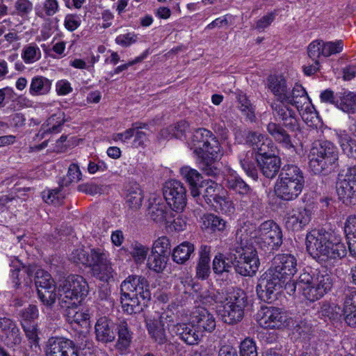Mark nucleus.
Returning <instances> with one entry per match:
<instances>
[{
  "mask_svg": "<svg viewBox=\"0 0 356 356\" xmlns=\"http://www.w3.org/2000/svg\"><path fill=\"white\" fill-rule=\"evenodd\" d=\"M239 237L241 244L229 253L227 260H230L236 273L242 276H253L259 267V259L256 250L248 246L247 240Z\"/></svg>",
  "mask_w": 356,
  "mask_h": 356,
  "instance_id": "39448f33",
  "label": "nucleus"
},
{
  "mask_svg": "<svg viewBox=\"0 0 356 356\" xmlns=\"http://www.w3.org/2000/svg\"><path fill=\"white\" fill-rule=\"evenodd\" d=\"M145 321L151 338L158 344H167L168 340L160 312L156 311L149 312L145 314Z\"/></svg>",
  "mask_w": 356,
  "mask_h": 356,
  "instance_id": "2eb2a0df",
  "label": "nucleus"
},
{
  "mask_svg": "<svg viewBox=\"0 0 356 356\" xmlns=\"http://www.w3.org/2000/svg\"><path fill=\"white\" fill-rule=\"evenodd\" d=\"M225 181L227 188L240 195H247L250 191V186L238 176L229 175Z\"/></svg>",
  "mask_w": 356,
  "mask_h": 356,
  "instance_id": "79ce46f5",
  "label": "nucleus"
},
{
  "mask_svg": "<svg viewBox=\"0 0 356 356\" xmlns=\"http://www.w3.org/2000/svg\"><path fill=\"white\" fill-rule=\"evenodd\" d=\"M81 179V172L79 167L75 163H72L67 171L66 177L59 181V187L48 191L47 194L43 193L42 197L47 203H60L65 198V194L62 193L63 187H67L72 183H76Z\"/></svg>",
  "mask_w": 356,
  "mask_h": 356,
  "instance_id": "9d476101",
  "label": "nucleus"
},
{
  "mask_svg": "<svg viewBox=\"0 0 356 356\" xmlns=\"http://www.w3.org/2000/svg\"><path fill=\"white\" fill-rule=\"evenodd\" d=\"M97 341L104 343L113 342L115 339L113 322L106 316L99 318L95 326Z\"/></svg>",
  "mask_w": 356,
  "mask_h": 356,
  "instance_id": "a878e982",
  "label": "nucleus"
},
{
  "mask_svg": "<svg viewBox=\"0 0 356 356\" xmlns=\"http://www.w3.org/2000/svg\"><path fill=\"white\" fill-rule=\"evenodd\" d=\"M270 269L286 281L297 271V259L291 254H278L273 259Z\"/></svg>",
  "mask_w": 356,
  "mask_h": 356,
  "instance_id": "f8f14e48",
  "label": "nucleus"
},
{
  "mask_svg": "<svg viewBox=\"0 0 356 356\" xmlns=\"http://www.w3.org/2000/svg\"><path fill=\"white\" fill-rule=\"evenodd\" d=\"M169 257L152 252L147 259V267L156 273H161L165 268Z\"/></svg>",
  "mask_w": 356,
  "mask_h": 356,
  "instance_id": "3c124183",
  "label": "nucleus"
},
{
  "mask_svg": "<svg viewBox=\"0 0 356 356\" xmlns=\"http://www.w3.org/2000/svg\"><path fill=\"white\" fill-rule=\"evenodd\" d=\"M35 271V266H24L18 261L13 262L10 266V277L14 286L17 289L22 284L29 286Z\"/></svg>",
  "mask_w": 356,
  "mask_h": 356,
  "instance_id": "a211bd4d",
  "label": "nucleus"
},
{
  "mask_svg": "<svg viewBox=\"0 0 356 356\" xmlns=\"http://www.w3.org/2000/svg\"><path fill=\"white\" fill-rule=\"evenodd\" d=\"M203 226L211 232H222L226 227V222L222 218L214 214H206L202 218Z\"/></svg>",
  "mask_w": 356,
  "mask_h": 356,
  "instance_id": "de8ad7c7",
  "label": "nucleus"
},
{
  "mask_svg": "<svg viewBox=\"0 0 356 356\" xmlns=\"http://www.w3.org/2000/svg\"><path fill=\"white\" fill-rule=\"evenodd\" d=\"M122 308L128 314L142 312L151 300L147 279L139 275H129L120 285Z\"/></svg>",
  "mask_w": 356,
  "mask_h": 356,
  "instance_id": "f03ea898",
  "label": "nucleus"
},
{
  "mask_svg": "<svg viewBox=\"0 0 356 356\" xmlns=\"http://www.w3.org/2000/svg\"><path fill=\"white\" fill-rule=\"evenodd\" d=\"M257 159H258L257 155L252 150L243 152L238 155V160L242 168L248 176L253 179L257 177V170L254 163Z\"/></svg>",
  "mask_w": 356,
  "mask_h": 356,
  "instance_id": "e433bc0d",
  "label": "nucleus"
},
{
  "mask_svg": "<svg viewBox=\"0 0 356 356\" xmlns=\"http://www.w3.org/2000/svg\"><path fill=\"white\" fill-rule=\"evenodd\" d=\"M286 102H273L270 105L272 113L276 121L282 122V125L289 131L299 129L296 112Z\"/></svg>",
  "mask_w": 356,
  "mask_h": 356,
  "instance_id": "4468645a",
  "label": "nucleus"
},
{
  "mask_svg": "<svg viewBox=\"0 0 356 356\" xmlns=\"http://www.w3.org/2000/svg\"><path fill=\"white\" fill-rule=\"evenodd\" d=\"M229 254L225 257L221 253L216 254L213 260L212 268L216 274H222L229 272L233 264L230 260H227Z\"/></svg>",
  "mask_w": 356,
  "mask_h": 356,
  "instance_id": "864d4df0",
  "label": "nucleus"
},
{
  "mask_svg": "<svg viewBox=\"0 0 356 356\" xmlns=\"http://www.w3.org/2000/svg\"><path fill=\"white\" fill-rule=\"evenodd\" d=\"M60 8L58 0H43L38 6L36 14L40 17H50L58 13Z\"/></svg>",
  "mask_w": 356,
  "mask_h": 356,
  "instance_id": "49530a36",
  "label": "nucleus"
},
{
  "mask_svg": "<svg viewBox=\"0 0 356 356\" xmlns=\"http://www.w3.org/2000/svg\"><path fill=\"white\" fill-rule=\"evenodd\" d=\"M337 108L347 113H356V92L343 89L338 92Z\"/></svg>",
  "mask_w": 356,
  "mask_h": 356,
  "instance_id": "72a5a7b5",
  "label": "nucleus"
},
{
  "mask_svg": "<svg viewBox=\"0 0 356 356\" xmlns=\"http://www.w3.org/2000/svg\"><path fill=\"white\" fill-rule=\"evenodd\" d=\"M191 320L203 335L212 332L216 326L213 315L204 307L197 308L193 313Z\"/></svg>",
  "mask_w": 356,
  "mask_h": 356,
  "instance_id": "5701e85b",
  "label": "nucleus"
},
{
  "mask_svg": "<svg viewBox=\"0 0 356 356\" xmlns=\"http://www.w3.org/2000/svg\"><path fill=\"white\" fill-rule=\"evenodd\" d=\"M33 275L37 290H38V288H45L55 285L51 275L42 269H37L36 266Z\"/></svg>",
  "mask_w": 356,
  "mask_h": 356,
  "instance_id": "bf43d9fd",
  "label": "nucleus"
},
{
  "mask_svg": "<svg viewBox=\"0 0 356 356\" xmlns=\"http://www.w3.org/2000/svg\"><path fill=\"white\" fill-rule=\"evenodd\" d=\"M220 152V145L215 137L204 142V145L200 144L194 149V153L199 158L202 169L207 175L215 177L218 174L219 170L214 163L218 159Z\"/></svg>",
  "mask_w": 356,
  "mask_h": 356,
  "instance_id": "0eeeda50",
  "label": "nucleus"
},
{
  "mask_svg": "<svg viewBox=\"0 0 356 356\" xmlns=\"http://www.w3.org/2000/svg\"><path fill=\"white\" fill-rule=\"evenodd\" d=\"M316 276L317 289L314 290L312 293H315L316 297L321 298L328 293L333 286V277L327 270H314Z\"/></svg>",
  "mask_w": 356,
  "mask_h": 356,
  "instance_id": "f704fd0d",
  "label": "nucleus"
},
{
  "mask_svg": "<svg viewBox=\"0 0 356 356\" xmlns=\"http://www.w3.org/2000/svg\"><path fill=\"white\" fill-rule=\"evenodd\" d=\"M199 189H202L203 192H200V198L194 197L196 202L205 207L206 206L212 207L220 197V192L222 191L221 186L216 182L207 180L201 183Z\"/></svg>",
  "mask_w": 356,
  "mask_h": 356,
  "instance_id": "412c9836",
  "label": "nucleus"
},
{
  "mask_svg": "<svg viewBox=\"0 0 356 356\" xmlns=\"http://www.w3.org/2000/svg\"><path fill=\"white\" fill-rule=\"evenodd\" d=\"M238 108L250 122L256 120L255 108L245 94L241 92L237 96Z\"/></svg>",
  "mask_w": 356,
  "mask_h": 356,
  "instance_id": "a18cd8bd",
  "label": "nucleus"
},
{
  "mask_svg": "<svg viewBox=\"0 0 356 356\" xmlns=\"http://www.w3.org/2000/svg\"><path fill=\"white\" fill-rule=\"evenodd\" d=\"M51 88V81L42 76H36L31 79L29 93L32 96H40L48 94Z\"/></svg>",
  "mask_w": 356,
  "mask_h": 356,
  "instance_id": "4c0bfd02",
  "label": "nucleus"
},
{
  "mask_svg": "<svg viewBox=\"0 0 356 356\" xmlns=\"http://www.w3.org/2000/svg\"><path fill=\"white\" fill-rule=\"evenodd\" d=\"M68 277L69 282L72 283V286H74L76 294H79L83 300H85L89 292V286L86 279L77 275H71Z\"/></svg>",
  "mask_w": 356,
  "mask_h": 356,
  "instance_id": "603ef678",
  "label": "nucleus"
},
{
  "mask_svg": "<svg viewBox=\"0 0 356 356\" xmlns=\"http://www.w3.org/2000/svg\"><path fill=\"white\" fill-rule=\"evenodd\" d=\"M107 259L106 254L99 248H93L88 253V263L87 266L92 267L94 272L97 271V267L100 264L106 262Z\"/></svg>",
  "mask_w": 356,
  "mask_h": 356,
  "instance_id": "052dcab7",
  "label": "nucleus"
},
{
  "mask_svg": "<svg viewBox=\"0 0 356 356\" xmlns=\"http://www.w3.org/2000/svg\"><path fill=\"white\" fill-rule=\"evenodd\" d=\"M181 176L186 179L190 186L191 195L193 197L200 198V191L199 189L202 177L197 170L191 168L189 166H184L180 169Z\"/></svg>",
  "mask_w": 356,
  "mask_h": 356,
  "instance_id": "cd10ccee",
  "label": "nucleus"
},
{
  "mask_svg": "<svg viewBox=\"0 0 356 356\" xmlns=\"http://www.w3.org/2000/svg\"><path fill=\"white\" fill-rule=\"evenodd\" d=\"M306 249L316 261L341 259L346 254L345 245L333 233L325 229H314L306 236Z\"/></svg>",
  "mask_w": 356,
  "mask_h": 356,
  "instance_id": "f257e3e1",
  "label": "nucleus"
},
{
  "mask_svg": "<svg viewBox=\"0 0 356 356\" xmlns=\"http://www.w3.org/2000/svg\"><path fill=\"white\" fill-rule=\"evenodd\" d=\"M338 159V149L334 143L328 140H316L308 154L309 168L315 175H327Z\"/></svg>",
  "mask_w": 356,
  "mask_h": 356,
  "instance_id": "7ed1b4c3",
  "label": "nucleus"
},
{
  "mask_svg": "<svg viewBox=\"0 0 356 356\" xmlns=\"http://www.w3.org/2000/svg\"><path fill=\"white\" fill-rule=\"evenodd\" d=\"M261 326L269 329H281L288 325L286 312L278 307H262L259 313Z\"/></svg>",
  "mask_w": 356,
  "mask_h": 356,
  "instance_id": "9b49d317",
  "label": "nucleus"
},
{
  "mask_svg": "<svg viewBox=\"0 0 356 356\" xmlns=\"http://www.w3.org/2000/svg\"><path fill=\"white\" fill-rule=\"evenodd\" d=\"M38 295L39 299L47 307H51L56 302V286H49L45 288H38Z\"/></svg>",
  "mask_w": 356,
  "mask_h": 356,
  "instance_id": "6e6d98bb",
  "label": "nucleus"
},
{
  "mask_svg": "<svg viewBox=\"0 0 356 356\" xmlns=\"http://www.w3.org/2000/svg\"><path fill=\"white\" fill-rule=\"evenodd\" d=\"M163 197L170 209L177 213L182 212L186 206V188L184 184L176 179L165 182L163 188Z\"/></svg>",
  "mask_w": 356,
  "mask_h": 356,
  "instance_id": "6e6552de",
  "label": "nucleus"
},
{
  "mask_svg": "<svg viewBox=\"0 0 356 356\" xmlns=\"http://www.w3.org/2000/svg\"><path fill=\"white\" fill-rule=\"evenodd\" d=\"M312 219V211L304 207L293 209L286 220V227L289 230L299 232L307 226Z\"/></svg>",
  "mask_w": 356,
  "mask_h": 356,
  "instance_id": "aec40b11",
  "label": "nucleus"
},
{
  "mask_svg": "<svg viewBox=\"0 0 356 356\" xmlns=\"http://www.w3.org/2000/svg\"><path fill=\"white\" fill-rule=\"evenodd\" d=\"M339 298H341L343 309H356V289L348 285L342 286L338 291Z\"/></svg>",
  "mask_w": 356,
  "mask_h": 356,
  "instance_id": "ea45409f",
  "label": "nucleus"
},
{
  "mask_svg": "<svg viewBox=\"0 0 356 356\" xmlns=\"http://www.w3.org/2000/svg\"><path fill=\"white\" fill-rule=\"evenodd\" d=\"M152 252L169 257L171 254L169 239L165 236L159 238L154 241Z\"/></svg>",
  "mask_w": 356,
  "mask_h": 356,
  "instance_id": "0e129e2a",
  "label": "nucleus"
},
{
  "mask_svg": "<svg viewBox=\"0 0 356 356\" xmlns=\"http://www.w3.org/2000/svg\"><path fill=\"white\" fill-rule=\"evenodd\" d=\"M284 127L277 122H270L266 127L268 133L277 143L286 148L293 147L291 136Z\"/></svg>",
  "mask_w": 356,
  "mask_h": 356,
  "instance_id": "2f4dec72",
  "label": "nucleus"
},
{
  "mask_svg": "<svg viewBox=\"0 0 356 356\" xmlns=\"http://www.w3.org/2000/svg\"><path fill=\"white\" fill-rule=\"evenodd\" d=\"M33 10V3L31 0H15L10 14L22 18H27Z\"/></svg>",
  "mask_w": 356,
  "mask_h": 356,
  "instance_id": "c03bdc74",
  "label": "nucleus"
},
{
  "mask_svg": "<svg viewBox=\"0 0 356 356\" xmlns=\"http://www.w3.org/2000/svg\"><path fill=\"white\" fill-rule=\"evenodd\" d=\"M194 250L195 247L193 243L184 241L173 250L172 254V259L177 264H184L193 254Z\"/></svg>",
  "mask_w": 356,
  "mask_h": 356,
  "instance_id": "58836bf2",
  "label": "nucleus"
},
{
  "mask_svg": "<svg viewBox=\"0 0 356 356\" xmlns=\"http://www.w3.org/2000/svg\"><path fill=\"white\" fill-rule=\"evenodd\" d=\"M216 302H223L233 307L245 309L248 305V296L246 293L239 289L230 287L226 290L225 298L222 300H215Z\"/></svg>",
  "mask_w": 356,
  "mask_h": 356,
  "instance_id": "c756f323",
  "label": "nucleus"
},
{
  "mask_svg": "<svg viewBox=\"0 0 356 356\" xmlns=\"http://www.w3.org/2000/svg\"><path fill=\"white\" fill-rule=\"evenodd\" d=\"M268 87L276 97L274 102H286L289 95L286 81L282 76L271 75L268 79Z\"/></svg>",
  "mask_w": 356,
  "mask_h": 356,
  "instance_id": "bb28decb",
  "label": "nucleus"
},
{
  "mask_svg": "<svg viewBox=\"0 0 356 356\" xmlns=\"http://www.w3.org/2000/svg\"><path fill=\"white\" fill-rule=\"evenodd\" d=\"M244 309L225 304L222 314V321L229 325L236 324L242 321L244 316Z\"/></svg>",
  "mask_w": 356,
  "mask_h": 356,
  "instance_id": "a19ab883",
  "label": "nucleus"
},
{
  "mask_svg": "<svg viewBox=\"0 0 356 356\" xmlns=\"http://www.w3.org/2000/svg\"><path fill=\"white\" fill-rule=\"evenodd\" d=\"M212 207H214L216 211H220L225 214L233 213L235 211L232 201L229 197L224 195H220L214 204L212 205Z\"/></svg>",
  "mask_w": 356,
  "mask_h": 356,
  "instance_id": "e2e57ef3",
  "label": "nucleus"
},
{
  "mask_svg": "<svg viewBox=\"0 0 356 356\" xmlns=\"http://www.w3.org/2000/svg\"><path fill=\"white\" fill-rule=\"evenodd\" d=\"M46 356H79V348L74 343L64 337H51L45 349Z\"/></svg>",
  "mask_w": 356,
  "mask_h": 356,
  "instance_id": "ddd939ff",
  "label": "nucleus"
},
{
  "mask_svg": "<svg viewBox=\"0 0 356 356\" xmlns=\"http://www.w3.org/2000/svg\"><path fill=\"white\" fill-rule=\"evenodd\" d=\"M149 248L140 243L134 242L131 245L130 254L134 261L142 264L147 258Z\"/></svg>",
  "mask_w": 356,
  "mask_h": 356,
  "instance_id": "680f3d73",
  "label": "nucleus"
},
{
  "mask_svg": "<svg viewBox=\"0 0 356 356\" xmlns=\"http://www.w3.org/2000/svg\"><path fill=\"white\" fill-rule=\"evenodd\" d=\"M115 330L118 334V340L115 347L121 354H125L131 346L134 333L125 319L118 320Z\"/></svg>",
  "mask_w": 356,
  "mask_h": 356,
  "instance_id": "b1692460",
  "label": "nucleus"
},
{
  "mask_svg": "<svg viewBox=\"0 0 356 356\" xmlns=\"http://www.w3.org/2000/svg\"><path fill=\"white\" fill-rule=\"evenodd\" d=\"M240 356H258L255 341L249 337L243 340L239 346Z\"/></svg>",
  "mask_w": 356,
  "mask_h": 356,
  "instance_id": "338daca9",
  "label": "nucleus"
},
{
  "mask_svg": "<svg viewBox=\"0 0 356 356\" xmlns=\"http://www.w3.org/2000/svg\"><path fill=\"white\" fill-rule=\"evenodd\" d=\"M24 331L25 332L26 337L29 340L31 343V348L37 353L38 350H40L39 340L40 338L38 337V329L37 325H27L23 323L22 326Z\"/></svg>",
  "mask_w": 356,
  "mask_h": 356,
  "instance_id": "4d7b16f0",
  "label": "nucleus"
},
{
  "mask_svg": "<svg viewBox=\"0 0 356 356\" xmlns=\"http://www.w3.org/2000/svg\"><path fill=\"white\" fill-rule=\"evenodd\" d=\"M309 97L305 89L298 83H296L292 90L289 89V95L286 99L287 104L294 106L298 110L302 109L308 104Z\"/></svg>",
  "mask_w": 356,
  "mask_h": 356,
  "instance_id": "473e14b6",
  "label": "nucleus"
},
{
  "mask_svg": "<svg viewBox=\"0 0 356 356\" xmlns=\"http://www.w3.org/2000/svg\"><path fill=\"white\" fill-rule=\"evenodd\" d=\"M188 129V124L186 121H180L175 125H172L161 131V134L166 138H176L181 139L185 136Z\"/></svg>",
  "mask_w": 356,
  "mask_h": 356,
  "instance_id": "09e8293b",
  "label": "nucleus"
},
{
  "mask_svg": "<svg viewBox=\"0 0 356 356\" xmlns=\"http://www.w3.org/2000/svg\"><path fill=\"white\" fill-rule=\"evenodd\" d=\"M252 234V238L261 249L277 250L282 244V229L272 220L263 222Z\"/></svg>",
  "mask_w": 356,
  "mask_h": 356,
  "instance_id": "423d86ee",
  "label": "nucleus"
},
{
  "mask_svg": "<svg viewBox=\"0 0 356 356\" xmlns=\"http://www.w3.org/2000/svg\"><path fill=\"white\" fill-rule=\"evenodd\" d=\"M344 170L338 175L336 183L339 198L346 204H355L356 202V184H354L343 175Z\"/></svg>",
  "mask_w": 356,
  "mask_h": 356,
  "instance_id": "6ab92c4d",
  "label": "nucleus"
},
{
  "mask_svg": "<svg viewBox=\"0 0 356 356\" xmlns=\"http://www.w3.org/2000/svg\"><path fill=\"white\" fill-rule=\"evenodd\" d=\"M41 51L35 43L25 45L22 50V58L26 64L33 63L41 58Z\"/></svg>",
  "mask_w": 356,
  "mask_h": 356,
  "instance_id": "8fccbe9b",
  "label": "nucleus"
},
{
  "mask_svg": "<svg viewBox=\"0 0 356 356\" xmlns=\"http://www.w3.org/2000/svg\"><path fill=\"white\" fill-rule=\"evenodd\" d=\"M338 141L343 152L348 156H355L356 154V141L346 133H340L338 135Z\"/></svg>",
  "mask_w": 356,
  "mask_h": 356,
  "instance_id": "5fc2aeb1",
  "label": "nucleus"
},
{
  "mask_svg": "<svg viewBox=\"0 0 356 356\" xmlns=\"http://www.w3.org/2000/svg\"><path fill=\"white\" fill-rule=\"evenodd\" d=\"M0 341L8 347L21 343L19 328L16 323L9 318H0Z\"/></svg>",
  "mask_w": 356,
  "mask_h": 356,
  "instance_id": "dca6fc26",
  "label": "nucleus"
},
{
  "mask_svg": "<svg viewBox=\"0 0 356 356\" xmlns=\"http://www.w3.org/2000/svg\"><path fill=\"white\" fill-rule=\"evenodd\" d=\"M143 200V195L139 184L133 183L126 186L125 200L130 209L134 210L140 209Z\"/></svg>",
  "mask_w": 356,
  "mask_h": 356,
  "instance_id": "c9c22d12",
  "label": "nucleus"
},
{
  "mask_svg": "<svg viewBox=\"0 0 356 356\" xmlns=\"http://www.w3.org/2000/svg\"><path fill=\"white\" fill-rule=\"evenodd\" d=\"M257 163L264 176L268 179L275 178L281 167V160L275 155L257 159Z\"/></svg>",
  "mask_w": 356,
  "mask_h": 356,
  "instance_id": "c85d7f7f",
  "label": "nucleus"
},
{
  "mask_svg": "<svg viewBox=\"0 0 356 356\" xmlns=\"http://www.w3.org/2000/svg\"><path fill=\"white\" fill-rule=\"evenodd\" d=\"M69 281L70 279L67 277L58 286V302L63 308L78 307L83 301L81 296L76 294L74 286H72Z\"/></svg>",
  "mask_w": 356,
  "mask_h": 356,
  "instance_id": "f3484780",
  "label": "nucleus"
},
{
  "mask_svg": "<svg viewBox=\"0 0 356 356\" xmlns=\"http://www.w3.org/2000/svg\"><path fill=\"white\" fill-rule=\"evenodd\" d=\"M173 331L183 341L191 346L197 344L203 337L192 320L191 323H177L174 326Z\"/></svg>",
  "mask_w": 356,
  "mask_h": 356,
  "instance_id": "4be33fe9",
  "label": "nucleus"
},
{
  "mask_svg": "<svg viewBox=\"0 0 356 356\" xmlns=\"http://www.w3.org/2000/svg\"><path fill=\"white\" fill-rule=\"evenodd\" d=\"M285 282L269 268L259 280L256 288L259 298L264 302L271 303L277 298L276 291Z\"/></svg>",
  "mask_w": 356,
  "mask_h": 356,
  "instance_id": "1a4fd4ad",
  "label": "nucleus"
},
{
  "mask_svg": "<svg viewBox=\"0 0 356 356\" xmlns=\"http://www.w3.org/2000/svg\"><path fill=\"white\" fill-rule=\"evenodd\" d=\"M172 213V211L168 209L165 204L156 201L150 203L147 210V215L156 222H170Z\"/></svg>",
  "mask_w": 356,
  "mask_h": 356,
  "instance_id": "7c9ffc66",
  "label": "nucleus"
},
{
  "mask_svg": "<svg viewBox=\"0 0 356 356\" xmlns=\"http://www.w3.org/2000/svg\"><path fill=\"white\" fill-rule=\"evenodd\" d=\"M319 314L330 320L335 321L340 318L343 314V308L334 302H323L318 310Z\"/></svg>",
  "mask_w": 356,
  "mask_h": 356,
  "instance_id": "37998d69",
  "label": "nucleus"
},
{
  "mask_svg": "<svg viewBox=\"0 0 356 356\" xmlns=\"http://www.w3.org/2000/svg\"><path fill=\"white\" fill-rule=\"evenodd\" d=\"M269 138L260 133L256 131H249L246 136V143L252 147V151L254 154L257 151V148L263 146V143H266L265 140Z\"/></svg>",
  "mask_w": 356,
  "mask_h": 356,
  "instance_id": "69168bd1",
  "label": "nucleus"
},
{
  "mask_svg": "<svg viewBox=\"0 0 356 356\" xmlns=\"http://www.w3.org/2000/svg\"><path fill=\"white\" fill-rule=\"evenodd\" d=\"M343 49V42L341 40L334 42H323L322 56L328 57L332 54H337L342 51Z\"/></svg>",
  "mask_w": 356,
  "mask_h": 356,
  "instance_id": "774afa93",
  "label": "nucleus"
},
{
  "mask_svg": "<svg viewBox=\"0 0 356 356\" xmlns=\"http://www.w3.org/2000/svg\"><path fill=\"white\" fill-rule=\"evenodd\" d=\"M298 284H299V289L302 291V294L308 300L314 302L321 298V297H316L314 293H312L318 287L316 276L314 270H304L298 277Z\"/></svg>",
  "mask_w": 356,
  "mask_h": 356,
  "instance_id": "393cba45",
  "label": "nucleus"
},
{
  "mask_svg": "<svg viewBox=\"0 0 356 356\" xmlns=\"http://www.w3.org/2000/svg\"><path fill=\"white\" fill-rule=\"evenodd\" d=\"M305 184L303 173L295 165H285L282 168L274 191L283 200L291 201L301 193Z\"/></svg>",
  "mask_w": 356,
  "mask_h": 356,
  "instance_id": "20e7f679",
  "label": "nucleus"
},
{
  "mask_svg": "<svg viewBox=\"0 0 356 356\" xmlns=\"http://www.w3.org/2000/svg\"><path fill=\"white\" fill-rule=\"evenodd\" d=\"M18 315L22 326H23V323L31 325V323L38 318L39 311L36 305H29L27 307L21 309Z\"/></svg>",
  "mask_w": 356,
  "mask_h": 356,
  "instance_id": "13d9d810",
  "label": "nucleus"
}]
</instances>
